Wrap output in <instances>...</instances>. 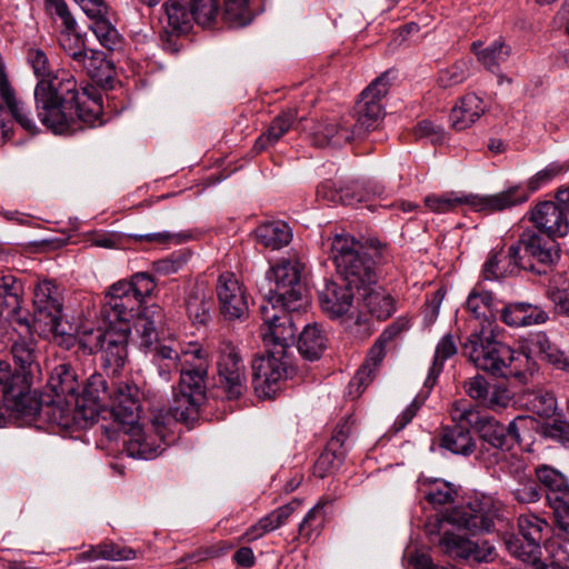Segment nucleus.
<instances>
[{"mask_svg": "<svg viewBox=\"0 0 569 569\" xmlns=\"http://www.w3.org/2000/svg\"><path fill=\"white\" fill-rule=\"evenodd\" d=\"M220 311L226 319L236 320L247 316L248 299L242 284L233 273L219 276L216 287Z\"/></svg>", "mask_w": 569, "mask_h": 569, "instance_id": "6ab92c4d", "label": "nucleus"}, {"mask_svg": "<svg viewBox=\"0 0 569 569\" xmlns=\"http://www.w3.org/2000/svg\"><path fill=\"white\" fill-rule=\"evenodd\" d=\"M322 134L328 144L337 148L342 147L352 140L349 121H343V123L328 124L325 127Z\"/></svg>", "mask_w": 569, "mask_h": 569, "instance_id": "69168bd1", "label": "nucleus"}, {"mask_svg": "<svg viewBox=\"0 0 569 569\" xmlns=\"http://www.w3.org/2000/svg\"><path fill=\"white\" fill-rule=\"evenodd\" d=\"M532 541H526L522 537L509 535L505 538V546L509 553L522 562L537 563L541 556V547L531 546Z\"/></svg>", "mask_w": 569, "mask_h": 569, "instance_id": "864d4df0", "label": "nucleus"}, {"mask_svg": "<svg viewBox=\"0 0 569 569\" xmlns=\"http://www.w3.org/2000/svg\"><path fill=\"white\" fill-rule=\"evenodd\" d=\"M405 329V321H396L380 333L373 346L369 349L368 355L362 366L355 375L351 385H357L360 388L368 386L373 380L382 360L386 357L387 348Z\"/></svg>", "mask_w": 569, "mask_h": 569, "instance_id": "f3484780", "label": "nucleus"}, {"mask_svg": "<svg viewBox=\"0 0 569 569\" xmlns=\"http://www.w3.org/2000/svg\"><path fill=\"white\" fill-rule=\"evenodd\" d=\"M295 119L296 113L293 109H287L282 111L271 122L267 133L259 137V139L256 142V148L258 150H263L267 147L266 142H277L284 133L289 131V129L292 127L295 122Z\"/></svg>", "mask_w": 569, "mask_h": 569, "instance_id": "8fccbe9b", "label": "nucleus"}, {"mask_svg": "<svg viewBox=\"0 0 569 569\" xmlns=\"http://www.w3.org/2000/svg\"><path fill=\"white\" fill-rule=\"evenodd\" d=\"M521 268V261L518 251L511 244L507 251H491L482 267V278L485 280H499L515 274Z\"/></svg>", "mask_w": 569, "mask_h": 569, "instance_id": "cd10ccee", "label": "nucleus"}, {"mask_svg": "<svg viewBox=\"0 0 569 569\" xmlns=\"http://www.w3.org/2000/svg\"><path fill=\"white\" fill-rule=\"evenodd\" d=\"M189 9L194 22L211 27L218 16L219 6L216 0H191Z\"/></svg>", "mask_w": 569, "mask_h": 569, "instance_id": "bf43d9fd", "label": "nucleus"}, {"mask_svg": "<svg viewBox=\"0 0 569 569\" xmlns=\"http://www.w3.org/2000/svg\"><path fill=\"white\" fill-rule=\"evenodd\" d=\"M188 261L187 253L176 251L170 256L152 263L153 270L161 276H169L181 270Z\"/></svg>", "mask_w": 569, "mask_h": 569, "instance_id": "0e129e2a", "label": "nucleus"}, {"mask_svg": "<svg viewBox=\"0 0 569 569\" xmlns=\"http://www.w3.org/2000/svg\"><path fill=\"white\" fill-rule=\"evenodd\" d=\"M217 371L228 398L237 399L246 391V367L238 347L230 340L221 339L218 343Z\"/></svg>", "mask_w": 569, "mask_h": 569, "instance_id": "ddd939ff", "label": "nucleus"}, {"mask_svg": "<svg viewBox=\"0 0 569 569\" xmlns=\"http://www.w3.org/2000/svg\"><path fill=\"white\" fill-rule=\"evenodd\" d=\"M317 193L319 197L331 202H341L346 206H355L366 200V196L358 184L347 186L338 190L333 189L329 182H326L318 188Z\"/></svg>", "mask_w": 569, "mask_h": 569, "instance_id": "09e8293b", "label": "nucleus"}, {"mask_svg": "<svg viewBox=\"0 0 569 569\" xmlns=\"http://www.w3.org/2000/svg\"><path fill=\"white\" fill-rule=\"evenodd\" d=\"M518 530L520 536L526 541H532L531 546L548 545L555 542L549 540L551 531L550 525L543 519L533 513L520 515L518 518Z\"/></svg>", "mask_w": 569, "mask_h": 569, "instance_id": "e433bc0d", "label": "nucleus"}, {"mask_svg": "<svg viewBox=\"0 0 569 569\" xmlns=\"http://www.w3.org/2000/svg\"><path fill=\"white\" fill-rule=\"evenodd\" d=\"M127 284L131 287V291L133 295L140 300L142 305L144 299L153 292L156 288V282L153 278L147 272H137L134 273Z\"/></svg>", "mask_w": 569, "mask_h": 569, "instance_id": "338daca9", "label": "nucleus"}, {"mask_svg": "<svg viewBox=\"0 0 569 569\" xmlns=\"http://www.w3.org/2000/svg\"><path fill=\"white\" fill-rule=\"evenodd\" d=\"M383 114L380 109H359L353 116V123H349L352 139L362 138L369 131L376 130Z\"/></svg>", "mask_w": 569, "mask_h": 569, "instance_id": "603ef678", "label": "nucleus"}, {"mask_svg": "<svg viewBox=\"0 0 569 569\" xmlns=\"http://www.w3.org/2000/svg\"><path fill=\"white\" fill-rule=\"evenodd\" d=\"M328 345L326 331L317 323L307 325L298 340V351L310 361L318 360Z\"/></svg>", "mask_w": 569, "mask_h": 569, "instance_id": "f704fd0d", "label": "nucleus"}, {"mask_svg": "<svg viewBox=\"0 0 569 569\" xmlns=\"http://www.w3.org/2000/svg\"><path fill=\"white\" fill-rule=\"evenodd\" d=\"M546 549L550 553L552 560L549 563L540 562L537 569H567L569 563V551L566 546L555 541L546 545Z\"/></svg>", "mask_w": 569, "mask_h": 569, "instance_id": "774afa93", "label": "nucleus"}, {"mask_svg": "<svg viewBox=\"0 0 569 569\" xmlns=\"http://www.w3.org/2000/svg\"><path fill=\"white\" fill-rule=\"evenodd\" d=\"M136 551L131 548L120 547L112 541L101 542L78 555L79 561H94L99 559L109 561L131 560Z\"/></svg>", "mask_w": 569, "mask_h": 569, "instance_id": "ea45409f", "label": "nucleus"}, {"mask_svg": "<svg viewBox=\"0 0 569 569\" xmlns=\"http://www.w3.org/2000/svg\"><path fill=\"white\" fill-rule=\"evenodd\" d=\"M530 219L540 231L553 239L569 233V212L552 201L537 204Z\"/></svg>", "mask_w": 569, "mask_h": 569, "instance_id": "b1692460", "label": "nucleus"}, {"mask_svg": "<svg viewBox=\"0 0 569 569\" xmlns=\"http://www.w3.org/2000/svg\"><path fill=\"white\" fill-rule=\"evenodd\" d=\"M397 78V71L389 69L376 78L359 96L358 103L363 107H372L378 104L380 100L388 93L393 80Z\"/></svg>", "mask_w": 569, "mask_h": 569, "instance_id": "49530a36", "label": "nucleus"}, {"mask_svg": "<svg viewBox=\"0 0 569 569\" xmlns=\"http://www.w3.org/2000/svg\"><path fill=\"white\" fill-rule=\"evenodd\" d=\"M256 238L261 246L278 250L291 241L292 233L286 222L272 221L259 226L256 229Z\"/></svg>", "mask_w": 569, "mask_h": 569, "instance_id": "58836bf2", "label": "nucleus"}, {"mask_svg": "<svg viewBox=\"0 0 569 569\" xmlns=\"http://www.w3.org/2000/svg\"><path fill=\"white\" fill-rule=\"evenodd\" d=\"M535 476L545 491L548 505H550L551 497L562 498L569 493L568 481L557 469L541 465L535 469Z\"/></svg>", "mask_w": 569, "mask_h": 569, "instance_id": "4c0bfd02", "label": "nucleus"}, {"mask_svg": "<svg viewBox=\"0 0 569 569\" xmlns=\"http://www.w3.org/2000/svg\"><path fill=\"white\" fill-rule=\"evenodd\" d=\"M331 258L343 282L360 293L361 288L376 283L373 263L355 238L336 234L330 244Z\"/></svg>", "mask_w": 569, "mask_h": 569, "instance_id": "7ed1b4c3", "label": "nucleus"}, {"mask_svg": "<svg viewBox=\"0 0 569 569\" xmlns=\"http://www.w3.org/2000/svg\"><path fill=\"white\" fill-rule=\"evenodd\" d=\"M109 399L110 413L122 429L139 422L141 405L137 386L118 382L112 387Z\"/></svg>", "mask_w": 569, "mask_h": 569, "instance_id": "a211bd4d", "label": "nucleus"}, {"mask_svg": "<svg viewBox=\"0 0 569 569\" xmlns=\"http://www.w3.org/2000/svg\"><path fill=\"white\" fill-rule=\"evenodd\" d=\"M499 302L490 291L480 289L479 286L475 287L468 295L466 301L467 311L470 313V326L472 330L478 329V332L489 333L493 331L497 317L499 315Z\"/></svg>", "mask_w": 569, "mask_h": 569, "instance_id": "aec40b11", "label": "nucleus"}, {"mask_svg": "<svg viewBox=\"0 0 569 569\" xmlns=\"http://www.w3.org/2000/svg\"><path fill=\"white\" fill-rule=\"evenodd\" d=\"M27 60L38 79L34 88L37 104L41 107H81L86 103V101H79L76 80L72 77L62 79L59 87H54L53 80L57 79V76H54L48 57L42 50L29 49Z\"/></svg>", "mask_w": 569, "mask_h": 569, "instance_id": "f03ea898", "label": "nucleus"}, {"mask_svg": "<svg viewBox=\"0 0 569 569\" xmlns=\"http://www.w3.org/2000/svg\"><path fill=\"white\" fill-rule=\"evenodd\" d=\"M129 325H108L107 338L100 350L102 366L117 373L128 357Z\"/></svg>", "mask_w": 569, "mask_h": 569, "instance_id": "5701e85b", "label": "nucleus"}, {"mask_svg": "<svg viewBox=\"0 0 569 569\" xmlns=\"http://www.w3.org/2000/svg\"><path fill=\"white\" fill-rule=\"evenodd\" d=\"M72 60L78 62L88 76L98 83L107 82L113 77V63L101 51L72 53Z\"/></svg>", "mask_w": 569, "mask_h": 569, "instance_id": "72a5a7b5", "label": "nucleus"}, {"mask_svg": "<svg viewBox=\"0 0 569 569\" xmlns=\"http://www.w3.org/2000/svg\"><path fill=\"white\" fill-rule=\"evenodd\" d=\"M301 271L302 266L297 260H282L272 267L267 273V280L273 287H270L264 302H269L271 307L278 303L289 311L303 309L308 300L300 281Z\"/></svg>", "mask_w": 569, "mask_h": 569, "instance_id": "39448f33", "label": "nucleus"}, {"mask_svg": "<svg viewBox=\"0 0 569 569\" xmlns=\"http://www.w3.org/2000/svg\"><path fill=\"white\" fill-rule=\"evenodd\" d=\"M550 508L553 510L558 532L555 541L569 546V493L562 498L551 497Z\"/></svg>", "mask_w": 569, "mask_h": 569, "instance_id": "3c124183", "label": "nucleus"}, {"mask_svg": "<svg viewBox=\"0 0 569 569\" xmlns=\"http://www.w3.org/2000/svg\"><path fill=\"white\" fill-rule=\"evenodd\" d=\"M500 319L509 327H527L545 323L548 315L539 306L513 302L499 310Z\"/></svg>", "mask_w": 569, "mask_h": 569, "instance_id": "c756f323", "label": "nucleus"}, {"mask_svg": "<svg viewBox=\"0 0 569 569\" xmlns=\"http://www.w3.org/2000/svg\"><path fill=\"white\" fill-rule=\"evenodd\" d=\"M37 410L30 416H20L19 419L32 421L37 417H41L50 423L62 428H68L74 420L76 409H82L80 400L63 399L54 397L50 402L42 403L37 397Z\"/></svg>", "mask_w": 569, "mask_h": 569, "instance_id": "393cba45", "label": "nucleus"}, {"mask_svg": "<svg viewBox=\"0 0 569 569\" xmlns=\"http://www.w3.org/2000/svg\"><path fill=\"white\" fill-rule=\"evenodd\" d=\"M361 303L367 311L377 319H387L395 311V302L391 296L387 295L376 283L361 288Z\"/></svg>", "mask_w": 569, "mask_h": 569, "instance_id": "c9c22d12", "label": "nucleus"}, {"mask_svg": "<svg viewBox=\"0 0 569 569\" xmlns=\"http://www.w3.org/2000/svg\"><path fill=\"white\" fill-rule=\"evenodd\" d=\"M500 471L509 478L510 495L518 503H536L543 497V489L521 458L516 456L503 457Z\"/></svg>", "mask_w": 569, "mask_h": 569, "instance_id": "4468645a", "label": "nucleus"}, {"mask_svg": "<svg viewBox=\"0 0 569 569\" xmlns=\"http://www.w3.org/2000/svg\"><path fill=\"white\" fill-rule=\"evenodd\" d=\"M457 493L453 483L441 479H429V506L437 508L450 505L455 501Z\"/></svg>", "mask_w": 569, "mask_h": 569, "instance_id": "6e6d98bb", "label": "nucleus"}, {"mask_svg": "<svg viewBox=\"0 0 569 569\" xmlns=\"http://www.w3.org/2000/svg\"><path fill=\"white\" fill-rule=\"evenodd\" d=\"M91 20L90 29L104 48L114 50L121 44V37L110 22L109 13H104L102 17H94Z\"/></svg>", "mask_w": 569, "mask_h": 569, "instance_id": "5fc2aeb1", "label": "nucleus"}, {"mask_svg": "<svg viewBox=\"0 0 569 569\" xmlns=\"http://www.w3.org/2000/svg\"><path fill=\"white\" fill-rule=\"evenodd\" d=\"M355 287L346 282H326L319 290V303L322 311L331 319H340L346 330L357 339H365L371 335V327L366 315L353 306Z\"/></svg>", "mask_w": 569, "mask_h": 569, "instance_id": "20e7f679", "label": "nucleus"}, {"mask_svg": "<svg viewBox=\"0 0 569 569\" xmlns=\"http://www.w3.org/2000/svg\"><path fill=\"white\" fill-rule=\"evenodd\" d=\"M326 505V501L320 500L307 512L299 523L298 539L308 542L319 536L325 523L326 515L323 509Z\"/></svg>", "mask_w": 569, "mask_h": 569, "instance_id": "de8ad7c7", "label": "nucleus"}, {"mask_svg": "<svg viewBox=\"0 0 569 569\" xmlns=\"http://www.w3.org/2000/svg\"><path fill=\"white\" fill-rule=\"evenodd\" d=\"M521 261V268L537 274L549 272L560 259V246L551 237L526 230L517 243H513Z\"/></svg>", "mask_w": 569, "mask_h": 569, "instance_id": "6e6552de", "label": "nucleus"}, {"mask_svg": "<svg viewBox=\"0 0 569 569\" xmlns=\"http://www.w3.org/2000/svg\"><path fill=\"white\" fill-rule=\"evenodd\" d=\"M26 375L13 371L11 366L0 360V402L17 418L30 416L37 410V393L30 390Z\"/></svg>", "mask_w": 569, "mask_h": 569, "instance_id": "1a4fd4ad", "label": "nucleus"}, {"mask_svg": "<svg viewBox=\"0 0 569 569\" xmlns=\"http://www.w3.org/2000/svg\"><path fill=\"white\" fill-rule=\"evenodd\" d=\"M164 16L167 20L166 31L172 34H186L192 28V14L190 9L178 1L164 4Z\"/></svg>", "mask_w": 569, "mask_h": 569, "instance_id": "c03bdc74", "label": "nucleus"}, {"mask_svg": "<svg viewBox=\"0 0 569 569\" xmlns=\"http://www.w3.org/2000/svg\"><path fill=\"white\" fill-rule=\"evenodd\" d=\"M48 386L54 397L71 399L72 402L80 400L78 393L80 383L70 365L61 363L57 366L49 378Z\"/></svg>", "mask_w": 569, "mask_h": 569, "instance_id": "473e14b6", "label": "nucleus"}, {"mask_svg": "<svg viewBox=\"0 0 569 569\" xmlns=\"http://www.w3.org/2000/svg\"><path fill=\"white\" fill-rule=\"evenodd\" d=\"M141 306L127 280H121L109 288L100 313L107 325H129Z\"/></svg>", "mask_w": 569, "mask_h": 569, "instance_id": "dca6fc26", "label": "nucleus"}, {"mask_svg": "<svg viewBox=\"0 0 569 569\" xmlns=\"http://www.w3.org/2000/svg\"><path fill=\"white\" fill-rule=\"evenodd\" d=\"M111 391L108 390L107 381L101 375H92L83 388L80 397L81 408L84 410L86 418H93L96 413L104 406Z\"/></svg>", "mask_w": 569, "mask_h": 569, "instance_id": "2f4dec72", "label": "nucleus"}, {"mask_svg": "<svg viewBox=\"0 0 569 569\" xmlns=\"http://www.w3.org/2000/svg\"><path fill=\"white\" fill-rule=\"evenodd\" d=\"M211 299L207 296L203 288L196 286L188 293L186 309L193 323L206 325L211 318Z\"/></svg>", "mask_w": 569, "mask_h": 569, "instance_id": "37998d69", "label": "nucleus"}, {"mask_svg": "<svg viewBox=\"0 0 569 569\" xmlns=\"http://www.w3.org/2000/svg\"><path fill=\"white\" fill-rule=\"evenodd\" d=\"M472 61L470 59H460L451 67L440 71L438 83L443 87H452L463 82L471 74Z\"/></svg>", "mask_w": 569, "mask_h": 569, "instance_id": "13d9d810", "label": "nucleus"}, {"mask_svg": "<svg viewBox=\"0 0 569 569\" xmlns=\"http://www.w3.org/2000/svg\"><path fill=\"white\" fill-rule=\"evenodd\" d=\"M522 349L525 353L539 355L556 369L569 371V358L542 331L530 333L523 341Z\"/></svg>", "mask_w": 569, "mask_h": 569, "instance_id": "c85d7f7f", "label": "nucleus"}, {"mask_svg": "<svg viewBox=\"0 0 569 569\" xmlns=\"http://www.w3.org/2000/svg\"><path fill=\"white\" fill-rule=\"evenodd\" d=\"M562 171H565V167L562 164L552 162L531 177L526 186L515 184L501 192H498L497 194H505L509 198L507 200L510 203L506 204L503 210L526 202L532 192L551 181Z\"/></svg>", "mask_w": 569, "mask_h": 569, "instance_id": "bb28decb", "label": "nucleus"}, {"mask_svg": "<svg viewBox=\"0 0 569 569\" xmlns=\"http://www.w3.org/2000/svg\"><path fill=\"white\" fill-rule=\"evenodd\" d=\"M462 352L480 370L495 376H503L505 369L513 361V350L489 333L478 332L475 328L462 346Z\"/></svg>", "mask_w": 569, "mask_h": 569, "instance_id": "423d86ee", "label": "nucleus"}, {"mask_svg": "<svg viewBox=\"0 0 569 569\" xmlns=\"http://www.w3.org/2000/svg\"><path fill=\"white\" fill-rule=\"evenodd\" d=\"M107 338V328H83L78 332L79 348L88 355L100 352Z\"/></svg>", "mask_w": 569, "mask_h": 569, "instance_id": "052dcab7", "label": "nucleus"}, {"mask_svg": "<svg viewBox=\"0 0 569 569\" xmlns=\"http://www.w3.org/2000/svg\"><path fill=\"white\" fill-rule=\"evenodd\" d=\"M439 547L451 558L478 563L488 561L493 553V548L487 542L480 545L450 530H443L439 538Z\"/></svg>", "mask_w": 569, "mask_h": 569, "instance_id": "412c9836", "label": "nucleus"}, {"mask_svg": "<svg viewBox=\"0 0 569 569\" xmlns=\"http://www.w3.org/2000/svg\"><path fill=\"white\" fill-rule=\"evenodd\" d=\"M123 432L128 437L123 439V443L130 457L149 460L158 457L164 450L163 440L157 436L147 435L139 422L127 427Z\"/></svg>", "mask_w": 569, "mask_h": 569, "instance_id": "a878e982", "label": "nucleus"}, {"mask_svg": "<svg viewBox=\"0 0 569 569\" xmlns=\"http://www.w3.org/2000/svg\"><path fill=\"white\" fill-rule=\"evenodd\" d=\"M39 120L53 133H68L78 130L73 112L63 109H36Z\"/></svg>", "mask_w": 569, "mask_h": 569, "instance_id": "79ce46f5", "label": "nucleus"}, {"mask_svg": "<svg viewBox=\"0 0 569 569\" xmlns=\"http://www.w3.org/2000/svg\"><path fill=\"white\" fill-rule=\"evenodd\" d=\"M150 349L164 381L170 379L172 370L180 371L178 387L173 388L174 416L184 421L193 419L206 398L208 352L198 342H189L180 350L164 343H156Z\"/></svg>", "mask_w": 569, "mask_h": 569, "instance_id": "f257e3e1", "label": "nucleus"}, {"mask_svg": "<svg viewBox=\"0 0 569 569\" xmlns=\"http://www.w3.org/2000/svg\"><path fill=\"white\" fill-rule=\"evenodd\" d=\"M34 321L56 336L68 333L62 320V303L57 287L51 281L39 283L34 290Z\"/></svg>", "mask_w": 569, "mask_h": 569, "instance_id": "2eb2a0df", "label": "nucleus"}, {"mask_svg": "<svg viewBox=\"0 0 569 569\" xmlns=\"http://www.w3.org/2000/svg\"><path fill=\"white\" fill-rule=\"evenodd\" d=\"M291 365L289 353L266 349V355L252 360V385L260 398H271L287 378Z\"/></svg>", "mask_w": 569, "mask_h": 569, "instance_id": "9b49d317", "label": "nucleus"}, {"mask_svg": "<svg viewBox=\"0 0 569 569\" xmlns=\"http://www.w3.org/2000/svg\"><path fill=\"white\" fill-rule=\"evenodd\" d=\"M498 508L490 496H476L466 505L456 507L451 510L441 512V518L436 515L438 520V533L441 536L445 525H452L459 529L469 531H490L493 527V519L497 516Z\"/></svg>", "mask_w": 569, "mask_h": 569, "instance_id": "0eeeda50", "label": "nucleus"}, {"mask_svg": "<svg viewBox=\"0 0 569 569\" xmlns=\"http://www.w3.org/2000/svg\"><path fill=\"white\" fill-rule=\"evenodd\" d=\"M223 20L230 27L247 26L251 18L247 0H226Z\"/></svg>", "mask_w": 569, "mask_h": 569, "instance_id": "680f3d73", "label": "nucleus"}, {"mask_svg": "<svg viewBox=\"0 0 569 569\" xmlns=\"http://www.w3.org/2000/svg\"><path fill=\"white\" fill-rule=\"evenodd\" d=\"M456 422L453 426L442 428L439 445L455 455L470 456L476 450V442L470 435L469 426L466 422Z\"/></svg>", "mask_w": 569, "mask_h": 569, "instance_id": "7c9ffc66", "label": "nucleus"}, {"mask_svg": "<svg viewBox=\"0 0 569 569\" xmlns=\"http://www.w3.org/2000/svg\"><path fill=\"white\" fill-rule=\"evenodd\" d=\"M457 346L452 336L446 335L437 345L435 359L431 369L429 370V390L436 382L437 376L442 371L443 362L456 355Z\"/></svg>", "mask_w": 569, "mask_h": 569, "instance_id": "4d7b16f0", "label": "nucleus"}, {"mask_svg": "<svg viewBox=\"0 0 569 569\" xmlns=\"http://www.w3.org/2000/svg\"><path fill=\"white\" fill-rule=\"evenodd\" d=\"M11 353L16 365L20 368V375L31 378L39 371V365L36 361V351L31 338H18L11 346Z\"/></svg>", "mask_w": 569, "mask_h": 569, "instance_id": "a19ab883", "label": "nucleus"}, {"mask_svg": "<svg viewBox=\"0 0 569 569\" xmlns=\"http://www.w3.org/2000/svg\"><path fill=\"white\" fill-rule=\"evenodd\" d=\"M451 416L453 421L466 422L473 427L481 440L495 450L492 453L495 460L501 463L503 459L500 458V453L509 450V438H507L503 425L492 417L482 415L473 407L461 403L456 405Z\"/></svg>", "mask_w": 569, "mask_h": 569, "instance_id": "f8f14e48", "label": "nucleus"}, {"mask_svg": "<svg viewBox=\"0 0 569 569\" xmlns=\"http://www.w3.org/2000/svg\"><path fill=\"white\" fill-rule=\"evenodd\" d=\"M509 199L505 194H475L469 193L462 197H430L429 196V210L443 213L453 210L459 204H467L476 211L480 212H493L503 210V207L508 204Z\"/></svg>", "mask_w": 569, "mask_h": 569, "instance_id": "4be33fe9", "label": "nucleus"}, {"mask_svg": "<svg viewBox=\"0 0 569 569\" xmlns=\"http://www.w3.org/2000/svg\"><path fill=\"white\" fill-rule=\"evenodd\" d=\"M263 325L261 326V338L267 350L289 353L288 350L295 342L298 328L293 321V311L283 309L274 303L263 302L260 307Z\"/></svg>", "mask_w": 569, "mask_h": 569, "instance_id": "9d476101", "label": "nucleus"}, {"mask_svg": "<svg viewBox=\"0 0 569 569\" xmlns=\"http://www.w3.org/2000/svg\"><path fill=\"white\" fill-rule=\"evenodd\" d=\"M280 526L277 522V518L273 512L266 515L259 521L247 529L242 535L241 539L247 542L254 541L268 532L279 529Z\"/></svg>", "mask_w": 569, "mask_h": 569, "instance_id": "e2e57ef3", "label": "nucleus"}, {"mask_svg": "<svg viewBox=\"0 0 569 569\" xmlns=\"http://www.w3.org/2000/svg\"><path fill=\"white\" fill-rule=\"evenodd\" d=\"M480 47L481 42H473L471 50L483 67L491 71L505 62L511 52L510 47L502 40H497L485 49H480Z\"/></svg>", "mask_w": 569, "mask_h": 569, "instance_id": "a18cd8bd", "label": "nucleus"}]
</instances>
